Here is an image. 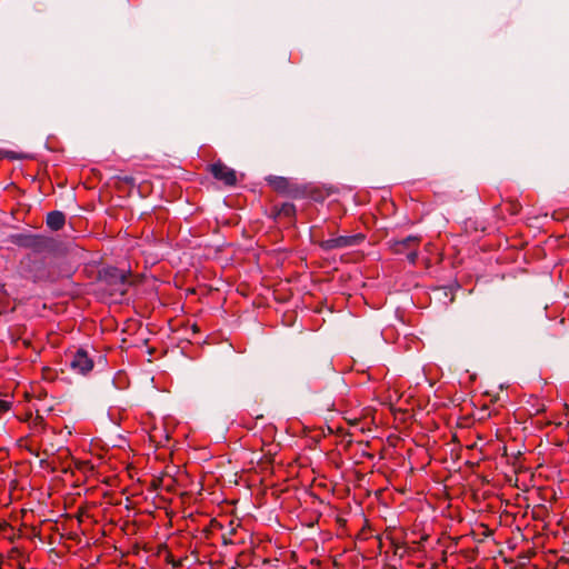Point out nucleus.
<instances>
[{
    "label": "nucleus",
    "instance_id": "nucleus-1",
    "mask_svg": "<svg viewBox=\"0 0 569 569\" xmlns=\"http://www.w3.org/2000/svg\"><path fill=\"white\" fill-rule=\"evenodd\" d=\"M8 241L20 248L30 249L34 254L51 251L54 243L49 237L31 232L12 233Z\"/></svg>",
    "mask_w": 569,
    "mask_h": 569
},
{
    "label": "nucleus",
    "instance_id": "nucleus-2",
    "mask_svg": "<svg viewBox=\"0 0 569 569\" xmlns=\"http://www.w3.org/2000/svg\"><path fill=\"white\" fill-rule=\"evenodd\" d=\"M365 240L363 233H356L351 236H338L320 242V248L325 251L336 249L352 248L361 244Z\"/></svg>",
    "mask_w": 569,
    "mask_h": 569
},
{
    "label": "nucleus",
    "instance_id": "nucleus-3",
    "mask_svg": "<svg viewBox=\"0 0 569 569\" xmlns=\"http://www.w3.org/2000/svg\"><path fill=\"white\" fill-rule=\"evenodd\" d=\"M103 279L109 286L113 287L114 291L126 292L128 279L123 270L118 268L106 269L103 271Z\"/></svg>",
    "mask_w": 569,
    "mask_h": 569
},
{
    "label": "nucleus",
    "instance_id": "nucleus-4",
    "mask_svg": "<svg viewBox=\"0 0 569 569\" xmlns=\"http://www.w3.org/2000/svg\"><path fill=\"white\" fill-rule=\"evenodd\" d=\"M70 367L72 370L81 375H86L92 370L93 361L88 356V352L84 349L80 348L72 356V359L70 360Z\"/></svg>",
    "mask_w": 569,
    "mask_h": 569
},
{
    "label": "nucleus",
    "instance_id": "nucleus-5",
    "mask_svg": "<svg viewBox=\"0 0 569 569\" xmlns=\"http://www.w3.org/2000/svg\"><path fill=\"white\" fill-rule=\"evenodd\" d=\"M210 171L217 180L222 181L226 186L231 187L237 182L236 171L220 161L211 164Z\"/></svg>",
    "mask_w": 569,
    "mask_h": 569
},
{
    "label": "nucleus",
    "instance_id": "nucleus-6",
    "mask_svg": "<svg viewBox=\"0 0 569 569\" xmlns=\"http://www.w3.org/2000/svg\"><path fill=\"white\" fill-rule=\"evenodd\" d=\"M46 223L49 229H51L53 231H58V230L62 229V227L64 226L66 216L63 212L58 211V210L51 211L47 214Z\"/></svg>",
    "mask_w": 569,
    "mask_h": 569
},
{
    "label": "nucleus",
    "instance_id": "nucleus-7",
    "mask_svg": "<svg viewBox=\"0 0 569 569\" xmlns=\"http://www.w3.org/2000/svg\"><path fill=\"white\" fill-rule=\"evenodd\" d=\"M267 182L276 191L287 193L289 189V180L284 177L269 176Z\"/></svg>",
    "mask_w": 569,
    "mask_h": 569
},
{
    "label": "nucleus",
    "instance_id": "nucleus-8",
    "mask_svg": "<svg viewBox=\"0 0 569 569\" xmlns=\"http://www.w3.org/2000/svg\"><path fill=\"white\" fill-rule=\"evenodd\" d=\"M276 214L279 217H284L288 219H293L296 217V206L292 202H283L281 204H277L273 207Z\"/></svg>",
    "mask_w": 569,
    "mask_h": 569
},
{
    "label": "nucleus",
    "instance_id": "nucleus-9",
    "mask_svg": "<svg viewBox=\"0 0 569 569\" xmlns=\"http://www.w3.org/2000/svg\"><path fill=\"white\" fill-rule=\"evenodd\" d=\"M418 241L417 237L408 236L399 241L396 242V250L398 252L402 251V248H410L411 244L416 243Z\"/></svg>",
    "mask_w": 569,
    "mask_h": 569
},
{
    "label": "nucleus",
    "instance_id": "nucleus-10",
    "mask_svg": "<svg viewBox=\"0 0 569 569\" xmlns=\"http://www.w3.org/2000/svg\"><path fill=\"white\" fill-rule=\"evenodd\" d=\"M171 482L172 481L167 476H163V477H160V478H157V479L152 480V483L154 486L166 487V488H170L171 487Z\"/></svg>",
    "mask_w": 569,
    "mask_h": 569
},
{
    "label": "nucleus",
    "instance_id": "nucleus-11",
    "mask_svg": "<svg viewBox=\"0 0 569 569\" xmlns=\"http://www.w3.org/2000/svg\"><path fill=\"white\" fill-rule=\"evenodd\" d=\"M10 409V403L6 400L0 399V413H3Z\"/></svg>",
    "mask_w": 569,
    "mask_h": 569
},
{
    "label": "nucleus",
    "instance_id": "nucleus-12",
    "mask_svg": "<svg viewBox=\"0 0 569 569\" xmlns=\"http://www.w3.org/2000/svg\"><path fill=\"white\" fill-rule=\"evenodd\" d=\"M407 258H408V260H409L411 263H416L417 258H418V252H417L416 250H412V251H410V252L407 254Z\"/></svg>",
    "mask_w": 569,
    "mask_h": 569
},
{
    "label": "nucleus",
    "instance_id": "nucleus-13",
    "mask_svg": "<svg viewBox=\"0 0 569 569\" xmlns=\"http://www.w3.org/2000/svg\"><path fill=\"white\" fill-rule=\"evenodd\" d=\"M33 254H27V257L21 261L22 264H24L27 261H32Z\"/></svg>",
    "mask_w": 569,
    "mask_h": 569
},
{
    "label": "nucleus",
    "instance_id": "nucleus-14",
    "mask_svg": "<svg viewBox=\"0 0 569 569\" xmlns=\"http://www.w3.org/2000/svg\"><path fill=\"white\" fill-rule=\"evenodd\" d=\"M73 462L80 463V462H84V461H83V460H79V459H77V460H74Z\"/></svg>",
    "mask_w": 569,
    "mask_h": 569
}]
</instances>
